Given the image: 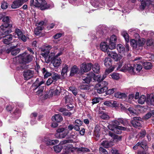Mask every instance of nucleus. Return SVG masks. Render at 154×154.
Wrapping results in <instances>:
<instances>
[{
  "label": "nucleus",
  "mask_w": 154,
  "mask_h": 154,
  "mask_svg": "<svg viewBox=\"0 0 154 154\" xmlns=\"http://www.w3.org/2000/svg\"><path fill=\"white\" fill-rule=\"evenodd\" d=\"M99 114L101 115L100 116L102 119H108L109 118V116L105 113L99 112Z\"/></svg>",
  "instance_id": "obj_33"
},
{
  "label": "nucleus",
  "mask_w": 154,
  "mask_h": 154,
  "mask_svg": "<svg viewBox=\"0 0 154 154\" xmlns=\"http://www.w3.org/2000/svg\"><path fill=\"white\" fill-rule=\"evenodd\" d=\"M79 71V69L78 67L77 66L74 65L71 69L70 75L72 76L77 74Z\"/></svg>",
  "instance_id": "obj_16"
},
{
  "label": "nucleus",
  "mask_w": 154,
  "mask_h": 154,
  "mask_svg": "<svg viewBox=\"0 0 154 154\" xmlns=\"http://www.w3.org/2000/svg\"><path fill=\"white\" fill-rule=\"evenodd\" d=\"M43 87H39L38 91L36 92V94L39 96H42L43 95V91L44 90Z\"/></svg>",
  "instance_id": "obj_44"
},
{
  "label": "nucleus",
  "mask_w": 154,
  "mask_h": 154,
  "mask_svg": "<svg viewBox=\"0 0 154 154\" xmlns=\"http://www.w3.org/2000/svg\"><path fill=\"white\" fill-rule=\"evenodd\" d=\"M143 66L144 68L146 69H149L151 68L152 65L151 63L150 62H146L143 63Z\"/></svg>",
  "instance_id": "obj_38"
},
{
  "label": "nucleus",
  "mask_w": 154,
  "mask_h": 154,
  "mask_svg": "<svg viewBox=\"0 0 154 154\" xmlns=\"http://www.w3.org/2000/svg\"><path fill=\"white\" fill-rule=\"evenodd\" d=\"M53 80L51 78H49L46 82V84L48 86H49L53 82Z\"/></svg>",
  "instance_id": "obj_63"
},
{
  "label": "nucleus",
  "mask_w": 154,
  "mask_h": 154,
  "mask_svg": "<svg viewBox=\"0 0 154 154\" xmlns=\"http://www.w3.org/2000/svg\"><path fill=\"white\" fill-rule=\"evenodd\" d=\"M111 142H109L107 140H104L101 143V145L105 148H108L111 146L112 145L111 144Z\"/></svg>",
  "instance_id": "obj_27"
},
{
  "label": "nucleus",
  "mask_w": 154,
  "mask_h": 154,
  "mask_svg": "<svg viewBox=\"0 0 154 154\" xmlns=\"http://www.w3.org/2000/svg\"><path fill=\"white\" fill-rule=\"evenodd\" d=\"M153 43L152 39H148L146 41V44L147 46H152Z\"/></svg>",
  "instance_id": "obj_57"
},
{
  "label": "nucleus",
  "mask_w": 154,
  "mask_h": 154,
  "mask_svg": "<svg viewBox=\"0 0 154 154\" xmlns=\"http://www.w3.org/2000/svg\"><path fill=\"white\" fill-rule=\"evenodd\" d=\"M53 147L55 152L57 153L60 152L63 148L62 145L60 144L58 145L54 146Z\"/></svg>",
  "instance_id": "obj_35"
},
{
  "label": "nucleus",
  "mask_w": 154,
  "mask_h": 154,
  "mask_svg": "<svg viewBox=\"0 0 154 154\" xmlns=\"http://www.w3.org/2000/svg\"><path fill=\"white\" fill-rule=\"evenodd\" d=\"M114 69V67H113L111 68H110L108 69H106V70L105 72V75L106 76V75L112 72L113 71Z\"/></svg>",
  "instance_id": "obj_54"
},
{
  "label": "nucleus",
  "mask_w": 154,
  "mask_h": 154,
  "mask_svg": "<svg viewBox=\"0 0 154 154\" xmlns=\"http://www.w3.org/2000/svg\"><path fill=\"white\" fill-rule=\"evenodd\" d=\"M117 40V38L115 35H112L109 40V42H116Z\"/></svg>",
  "instance_id": "obj_59"
},
{
  "label": "nucleus",
  "mask_w": 154,
  "mask_h": 154,
  "mask_svg": "<svg viewBox=\"0 0 154 154\" xmlns=\"http://www.w3.org/2000/svg\"><path fill=\"white\" fill-rule=\"evenodd\" d=\"M107 54L108 55L114 59L116 61H118L120 60V56H119L115 51H108Z\"/></svg>",
  "instance_id": "obj_12"
},
{
  "label": "nucleus",
  "mask_w": 154,
  "mask_h": 154,
  "mask_svg": "<svg viewBox=\"0 0 154 154\" xmlns=\"http://www.w3.org/2000/svg\"><path fill=\"white\" fill-rule=\"evenodd\" d=\"M143 68L142 66L140 64H137L134 66V72H140Z\"/></svg>",
  "instance_id": "obj_29"
},
{
  "label": "nucleus",
  "mask_w": 154,
  "mask_h": 154,
  "mask_svg": "<svg viewBox=\"0 0 154 154\" xmlns=\"http://www.w3.org/2000/svg\"><path fill=\"white\" fill-rule=\"evenodd\" d=\"M92 66V64L91 63H83L81 66L80 68L82 72H87L89 71Z\"/></svg>",
  "instance_id": "obj_9"
},
{
  "label": "nucleus",
  "mask_w": 154,
  "mask_h": 154,
  "mask_svg": "<svg viewBox=\"0 0 154 154\" xmlns=\"http://www.w3.org/2000/svg\"><path fill=\"white\" fill-rule=\"evenodd\" d=\"M68 66L66 65H65L63 66L61 72V75L63 77L66 76L68 71Z\"/></svg>",
  "instance_id": "obj_20"
},
{
  "label": "nucleus",
  "mask_w": 154,
  "mask_h": 154,
  "mask_svg": "<svg viewBox=\"0 0 154 154\" xmlns=\"http://www.w3.org/2000/svg\"><path fill=\"white\" fill-rule=\"evenodd\" d=\"M45 51H43V53H42L41 54L44 57L45 60V61L47 63H48L49 61V58L50 56H49V51H47L46 52Z\"/></svg>",
  "instance_id": "obj_23"
},
{
  "label": "nucleus",
  "mask_w": 154,
  "mask_h": 154,
  "mask_svg": "<svg viewBox=\"0 0 154 154\" xmlns=\"http://www.w3.org/2000/svg\"><path fill=\"white\" fill-rule=\"evenodd\" d=\"M44 83V82L43 81H42L39 82L38 79H37L35 82L33 84L32 87H34V90L36 89L38 87Z\"/></svg>",
  "instance_id": "obj_22"
},
{
  "label": "nucleus",
  "mask_w": 154,
  "mask_h": 154,
  "mask_svg": "<svg viewBox=\"0 0 154 154\" xmlns=\"http://www.w3.org/2000/svg\"><path fill=\"white\" fill-rule=\"evenodd\" d=\"M146 103L148 104L154 105V97L153 95H150L149 97H148L146 100Z\"/></svg>",
  "instance_id": "obj_24"
},
{
  "label": "nucleus",
  "mask_w": 154,
  "mask_h": 154,
  "mask_svg": "<svg viewBox=\"0 0 154 154\" xmlns=\"http://www.w3.org/2000/svg\"><path fill=\"white\" fill-rule=\"evenodd\" d=\"M33 58L32 55L25 52L19 57V59L20 63H28L32 60Z\"/></svg>",
  "instance_id": "obj_3"
},
{
  "label": "nucleus",
  "mask_w": 154,
  "mask_h": 154,
  "mask_svg": "<svg viewBox=\"0 0 154 154\" xmlns=\"http://www.w3.org/2000/svg\"><path fill=\"white\" fill-rule=\"evenodd\" d=\"M20 112L19 109H16L14 111L12 116L16 118H18L20 115Z\"/></svg>",
  "instance_id": "obj_30"
},
{
  "label": "nucleus",
  "mask_w": 154,
  "mask_h": 154,
  "mask_svg": "<svg viewBox=\"0 0 154 154\" xmlns=\"http://www.w3.org/2000/svg\"><path fill=\"white\" fill-rule=\"evenodd\" d=\"M104 64L105 66L107 67H110L112 64V60L109 58L106 57L104 60Z\"/></svg>",
  "instance_id": "obj_21"
},
{
  "label": "nucleus",
  "mask_w": 154,
  "mask_h": 154,
  "mask_svg": "<svg viewBox=\"0 0 154 154\" xmlns=\"http://www.w3.org/2000/svg\"><path fill=\"white\" fill-rule=\"evenodd\" d=\"M113 138V141L114 142H117L121 140V136L117 135H115L114 136Z\"/></svg>",
  "instance_id": "obj_47"
},
{
  "label": "nucleus",
  "mask_w": 154,
  "mask_h": 154,
  "mask_svg": "<svg viewBox=\"0 0 154 154\" xmlns=\"http://www.w3.org/2000/svg\"><path fill=\"white\" fill-rule=\"evenodd\" d=\"M100 48L101 50L105 52H107L108 48V46L105 42H102L100 44Z\"/></svg>",
  "instance_id": "obj_25"
},
{
  "label": "nucleus",
  "mask_w": 154,
  "mask_h": 154,
  "mask_svg": "<svg viewBox=\"0 0 154 154\" xmlns=\"http://www.w3.org/2000/svg\"><path fill=\"white\" fill-rule=\"evenodd\" d=\"M54 92V91L53 89H51L48 92V97H49V98H50L52 97L53 96V93Z\"/></svg>",
  "instance_id": "obj_62"
},
{
  "label": "nucleus",
  "mask_w": 154,
  "mask_h": 154,
  "mask_svg": "<svg viewBox=\"0 0 154 154\" xmlns=\"http://www.w3.org/2000/svg\"><path fill=\"white\" fill-rule=\"evenodd\" d=\"M99 98H95L92 99V103L93 104L98 103L99 102Z\"/></svg>",
  "instance_id": "obj_64"
},
{
  "label": "nucleus",
  "mask_w": 154,
  "mask_h": 154,
  "mask_svg": "<svg viewBox=\"0 0 154 154\" xmlns=\"http://www.w3.org/2000/svg\"><path fill=\"white\" fill-rule=\"evenodd\" d=\"M131 45L134 48H136L137 46V39L135 40L134 39H131L130 40Z\"/></svg>",
  "instance_id": "obj_40"
},
{
  "label": "nucleus",
  "mask_w": 154,
  "mask_h": 154,
  "mask_svg": "<svg viewBox=\"0 0 154 154\" xmlns=\"http://www.w3.org/2000/svg\"><path fill=\"white\" fill-rule=\"evenodd\" d=\"M100 131V128L99 125H96L95 128L94 130V134L95 135L98 137H99L100 136V134L99 133V132Z\"/></svg>",
  "instance_id": "obj_43"
},
{
  "label": "nucleus",
  "mask_w": 154,
  "mask_h": 154,
  "mask_svg": "<svg viewBox=\"0 0 154 154\" xmlns=\"http://www.w3.org/2000/svg\"><path fill=\"white\" fill-rule=\"evenodd\" d=\"M112 78L114 79H118L119 78V74L118 73H113L111 75Z\"/></svg>",
  "instance_id": "obj_50"
},
{
  "label": "nucleus",
  "mask_w": 154,
  "mask_h": 154,
  "mask_svg": "<svg viewBox=\"0 0 154 154\" xmlns=\"http://www.w3.org/2000/svg\"><path fill=\"white\" fill-rule=\"evenodd\" d=\"M93 71L97 73H98L100 71V67L97 63H95L93 67Z\"/></svg>",
  "instance_id": "obj_39"
},
{
  "label": "nucleus",
  "mask_w": 154,
  "mask_h": 154,
  "mask_svg": "<svg viewBox=\"0 0 154 154\" xmlns=\"http://www.w3.org/2000/svg\"><path fill=\"white\" fill-rule=\"evenodd\" d=\"M135 35L137 37L138 39V40H137V46L140 47L143 46L145 42V39L143 38L139 39L140 38L139 35L137 34H136Z\"/></svg>",
  "instance_id": "obj_18"
},
{
  "label": "nucleus",
  "mask_w": 154,
  "mask_h": 154,
  "mask_svg": "<svg viewBox=\"0 0 154 154\" xmlns=\"http://www.w3.org/2000/svg\"><path fill=\"white\" fill-rule=\"evenodd\" d=\"M117 90L116 88H112L111 89H109L108 91L107 90L106 93L108 94H113L114 92L116 91Z\"/></svg>",
  "instance_id": "obj_56"
},
{
  "label": "nucleus",
  "mask_w": 154,
  "mask_h": 154,
  "mask_svg": "<svg viewBox=\"0 0 154 154\" xmlns=\"http://www.w3.org/2000/svg\"><path fill=\"white\" fill-rule=\"evenodd\" d=\"M147 99L145 96L141 95L138 100V103L140 104H142L144 103L145 101L146 102Z\"/></svg>",
  "instance_id": "obj_32"
},
{
  "label": "nucleus",
  "mask_w": 154,
  "mask_h": 154,
  "mask_svg": "<svg viewBox=\"0 0 154 154\" xmlns=\"http://www.w3.org/2000/svg\"><path fill=\"white\" fill-rule=\"evenodd\" d=\"M82 124V122L80 120L76 119L74 122L75 125H79L81 126Z\"/></svg>",
  "instance_id": "obj_58"
},
{
  "label": "nucleus",
  "mask_w": 154,
  "mask_h": 154,
  "mask_svg": "<svg viewBox=\"0 0 154 154\" xmlns=\"http://www.w3.org/2000/svg\"><path fill=\"white\" fill-rule=\"evenodd\" d=\"M15 33L17 34L18 38L23 34L21 31L17 28L15 29Z\"/></svg>",
  "instance_id": "obj_51"
},
{
  "label": "nucleus",
  "mask_w": 154,
  "mask_h": 154,
  "mask_svg": "<svg viewBox=\"0 0 154 154\" xmlns=\"http://www.w3.org/2000/svg\"><path fill=\"white\" fill-rule=\"evenodd\" d=\"M51 78L53 80L56 81L60 78V76L57 73L53 72L51 73Z\"/></svg>",
  "instance_id": "obj_34"
},
{
  "label": "nucleus",
  "mask_w": 154,
  "mask_h": 154,
  "mask_svg": "<svg viewBox=\"0 0 154 154\" xmlns=\"http://www.w3.org/2000/svg\"><path fill=\"white\" fill-rule=\"evenodd\" d=\"M63 88L60 86H57L54 91V94L57 95H60L62 90Z\"/></svg>",
  "instance_id": "obj_41"
},
{
  "label": "nucleus",
  "mask_w": 154,
  "mask_h": 154,
  "mask_svg": "<svg viewBox=\"0 0 154 154\" xmlns=\"http://www.w3.org/2000/svg\"><path fill=\"white\" fill-rule=\"evenodd\" d=\"M122 36L124 37L125 41L128 42L129 41V35L128 33L126 31H123L122 33Z\"/></svg>",
  "instance_id": "obj_37"
},
{
  "label": "nucleus",
  "mask_w": 154,
  "mask_h": 154,
  "mask_svg": "<svg viewBox=\"0 0 154 154\" xmlns=\"http://www.w3.org/2000/svg\"><path fill=\"white\" fill-rule=\"evenodd\" d=\"M94 76V74L92 72H90L88 74L87 77L83 79V82L88 84L90 82L91 80V79L93 78Z\"/></svg>",
  "instance_id": "obj_15"
},
{
  "label": "nucleus",
  "mask_w": 154,
  "mask_h": 154,
  "mask_svg": "<svg viewBox=\"0 0 154 154\" xmlns=\"http://www.w3.org/2000/svg\"><path fill=\"white\" fill-rule=\"evenodd\" d=\"M117 49L119 52L122 55H125L129 50V47L128 44H126L125 48L121 44H118L117 46Z\"/></svg>",
  "instance_id": "obj_5"
},
{
  "label": "nucleus",
  "mask_w": 154,
  "mask_h": 154,
  "mask_svg": "<svg viewBox=\"0 0 154 154\" xmlns=\"http://www.w3.org/2000/svg\"><path fill=\"white\" fill-rule=\"evenodd\" d=\"M115 42H109V45L108 48L111 50H113L116 48Z\"/></svg>",
  "instance_id": "obj_46"
},
{
  "label": "nucleus",
  "mask_w": 154,
  "mask_h": 154,
  "mask_svg": "<svg viewBox=\"0 0 154 154\" xmlns=\"http://www.w3.org/2000/svg\"><path fill=\"white\" fill-rule=\"evenodd\" d=\"M42 29L40 26H38L35 29L34 33L35 35H38Z\"/></svg>",
  "instance_id": "obj_49"
},
{
  "label": "nucleus",
  "mask_w": 154,
  "mask_h": 154,
  "mask_svg": "<svg viewBox=\"0 0 154 154\" xmlns=\"http://www.w3.org/2000/svg\"><path fill=\"white\" fill-rule=\"evenodd\" d=\"M42 72L44 75L45 78H48L51 76V73L48 72L45 68L42 69Z\"/></svg>",
  "instance_id": "obj_28"
},
{
  "label": "nucleus",
  "mask_w": 154,
  "mask_h": 154,
  "mask_svg": "<svg viewBox=\"0 0 154 154\" xmlns=\"http://www.w3.org/2000/svg\"><path fill=\"white\" fill-rule=\"evenodd\" d=\"M99 151L100 152L101 154H107L108 152L106 149L101 147H100Z\"/></svg>",
  "instance_id": "obj_60"
},
{
  "label": "nucleus",
  "mask_w": 154,
  "mask_h": 154,
  "mask_svg": "<svg viewBox=\"0 0 154 154\" xmlns=\"http://www.w3.org/2000/svg\"><path fill=\"white\" fill-rule=\"evenodd\" d=\"M59 142V141L57 140H50L49 141V145H54L58 143Z\"/></svg>",
  "instance_id": "obj_53"
},
{
  "label": "nucleus",
  "mask_w": 154,
  "mask_h": 154,
  "mask_svg": "<svg viewBox=\"0 0 154 154\" xmlns=\"http://www.w3.org/2000/svg\"><path fill=\"white\" fill-rule=\"evenodd\" d=\"M79 88L81 90H86L89 89V86L87 85H82L79 86Z\"/></svg>",
  "instance_id": "obj_45"
},
{
  "label": "nucleus",
  "mask_w": 154,
  "mask_h": 154,
  "mask_svg": "<svg viewBox=\"0 0 154 154\" xmlns=\"http://www.w3.org/2000/svg\"><path fill=\"white\" fill-rule=\"evenodd\" d=\"M106 77V76L105 75H103V77H102L99 75H96L94 74V76L93 77V79L95 80H96L99 82V83H100L101 82V81L103 80Z\"/></svg>",
  "instance_id": "obj_26"
},
{
  "label": "nucleus",
  "mask_w": 154,
  "mask_h": 154,
  "mask_svg": "<svg viewBox=\"0 0 154 154\" xmlns=\"http://www.w3.org/2000/svg\"><path fill=\"white\" fill-rule=\"evenodd\" d=\"M125 69L126 70L129 71L130 72H134V67L133 68L130 64L128 65L126 67Z\"/></svg>",
  "instance_id": "obj_48"
},
{
  "label": "nucleus",
  "mask_w": 154,
  "mask_h": 154,
  "mask_svg": "<svg viewBox=\"0 0 154 154\" xmlns=\"http://www.w3.org/2000/svg\"><path fill=\"white\" fill-rule=\"evenodd\" d=\"M2 20L3 22L5 23V27L12 26V25L10 24L11 20L9 19L8 16L3 17Z\"/></svg>",
  "instance_id": "obj_17"
},
{
  "label": "nucleus",
  "mask_w": 154,
  "mask_h": 154,
  "mask_svg": "<svg viewBox=\"0 0 154 154\" xmlns=\"http://www.w3.org/2000/svg\"><path fill=\"white\" fill-rule=\"evenodd\" d=\"M34 71L27 70L24 72L23 76L25 80H28L32 77L34 74Z\"/></svg>",
  "instance_id": "obj_10"
},
{
  "label": "nucleus",
  "mask_w": 154,
  "mask_h": 154,
  "mask_svg": "<svg viewBox=\"0 0 154 154\" xmlns=\"http://www.w3.org/2000/svg\"><path fill=\"white\" fill-rule=\"evenodd\" d=\"M65 94V96L64 98L65 102L66 103H70L73 100L72 98V95L69 94V92L67 91H65L64 93Z\"/></svg>",
  "instance_id": "obj_13"
},
{
  "label": "nucleus",
  "mask_w": 154,
  "mask_h": 154,
  "mask_svg": "<svg viewBox=\"0 0 154 154\" xmlns=\"http://www.w3.org/2000/svg\"><path fill=\"white\" fill-rule=\"evenodd\" d=\"M30 5L31 6H35V7L40 8L42 10H45L49 8L50 6L47 4L45 0H30Z\"/></svg>",
  "instance_id": "obj_1"
},
{
  "label": "nucleus",
  "mask_w": 154,
  "mask_h": 154,
  "mask_svg": "<svg viewBox=\"0 0 154 154\" xmlns=\"http://www.w3.org/2000/svg\"><path fill=\"white\" fill-rule=\"evenodd\" d=\"M115 97L119 98H122L126 97V94L124 93L117 92L115 93Z\"/></svg>",
  "instance_id": "obj_31"
},
{
  "label": "nucleus",
  "mask_w": 154,
  "mask_h": 154,
  "mask_svg": "<svg viewBox=\"0 0 154 154\" xmlns=\"http://www.w3.org/2000/svg\"><path fill=\"white\" fill-rule=\"evenodd\" d=\"M62 54L61 52H60L56 55L55 53H52V56H54L52 62L54 67H58L60 64L61 60L60 58H58V57L61 55Z\"/></svg>",
  "instance_id": "obj_6"
},
{
  "label": "nucleus",
  "mask_w": 154,
  "mask_h": 154,
  "mask_svg": "<svg viewBox=\"0 0 154 154\" xmlns=\"http://www.w3.org/2000/svg\"><path fill=\"white\" fill-rule=\"evenodd\" d=\"M18 38L24 42L26 41V38L25 35L22 34Z\"/></svg>",
  "instance_id": "obj_61"
},
{
  "label": "nucleus",
  "mask_w": 154,
  "mask_h": 154,
  "mask_svg": "<svg viewBox=\"0 0 154 154\" xmlns=\"http://www.w3.org/2000/svg\"><path fill=\"white\" fill-rule=\"evenodd\" d=\"M57 133L55 134L56 137L60 138H64L69 133V131L64 128H60L57 130Z\"/></svg>",
  "instance_id": "obj_4"
},
{
  "label": "nucleus",
  "mask_w": 154,
  "mask_h": 154,
  "mask_svg": "<svg viewBox=\"0 0 154 154\" xmlns=\"http://www.w3.org/2000/svg\"><path fill=\"white\" fill-rule=\"evenodd\" d=\"M52 120L53 122H60L63 120L62 116L59 114H56L52 118Z\"/></svg>",
  "instance_id": "obj_19"
},
{
  "label": "nucleus",
  "mask_w": 154,
  "mask_h": 154,
  "mask_svg": "<svg viewBox=\"0 0 154 154\" xmlns=\"http://www.w3.org/2000/svg\"><path fill=\"white\" fill-rule=\"evenodd\" d=\"M141 2V5L140 6V9H144L146 5L147 2H146L145 0H139Z\"/></svg>",
  "instance_id": "obj_42"
},
{
  "label": "nucleus",
  "mask_w": 154,
  "mask_h": 154,
  "mask_svg": "<svg viewBox=\"0 0 154 154\" xmlns=\"http://www.w3.org/2000/svg\"><path fill=\"white\" fill-rule=\"evenodd\" d=\"M108 84V83L106 81L102 82L95 85V89L99 94L103 93L107 91V86Z\"/></svg>",
  "instance_id": "obj_2"
},
{
  "label": "nucleus",
  "mask_w": 154,
  "mask_h": 154,
  "mask_svg": "<svg viewBox=\"0 0 154 154\" xmlns=\"http://www.w3.org/2000/svg\"><path fill=\"white\" fill-rule=\"evenodd\" d=\"M3 42L4 44H9L12 40V36L11 34L6 35L3 37Z\"/></svg>",
  "instance_id": "obj_14"
},
{
  "label": "nucleus",
  "mask_w": 154,
  "mask_h": 154,
  "mask_svg": "<svg viewBox=\"0 0 154 154\" xmlns=\"http://www.w3.org/2000/svg\"><path fill=\"white\" fill-rule=\"evenodd\" d=\"M28 0H15L14 1L11 5L13 9H16L19 8L23 4L26 2Z\"/></svg>",
  "instance_id": "obj_8"
},
{
  "label": "nucleus",
  "mask_w": 154,
  "mask_h": 154,
  "mask_svg": "<svg viewBox=\"0 0 154 154\" xmlns=\"http://www.w3.org/2000/svg\"><path fill=\"white\" fill-rule=\"evenodd\" d=\"M20 51V49L18 48H16V47L14 46L11 47L6 51L7 53L9 54L11 52V54L14 56L16 55Z\"/></svg>",
  "instance_id": "obj_11"
},
{
  "label": "nucleus",
  "mask_w": 154,
  "mask_h": 154,
  "mask_svg": "<svg viewBox=\"0 0 154 154\" xmlns=\"http://www.w3.org/2000/svg\"><path fill=\"white\" fill-rule=\"evenodd\" d=\"M138 143H139L140 144L138 146L144 149H146L147 148L146 141L143 140L142 142H138Z\"/></svg>",
  "instance_id": "obj_36"
},
{
  "label": "nucleus",
  "mask_w": 154,
  "mask_h": 154,
  "mask_svg": "<svg viewBox=\"0 0 154 154\" xmlns=\"http://www.w3.org/2000/svg\"><path fill=\"white\" fill-rule=\"evenodd\" d=\"M8 6V4L6 2L4 1L2 3L1 7L2 9H5L7 8Z\"/></svg>",
  "instance_id": "obj_55"
},
{
  "label": "nucleus",
  "mask_w": 154,
  "mask_h": 154,
  "mask_svg": "<svg viewBox=\"0 0 154 154\" xmlns=\"http://www.w3.org/2000/svg\"><path fill=\"white\" fill-rule=\"evenodd\" d=\"M14 106L15 105H9L6 106V109L8 111L11 112L14 108Z\"/></svg>",
  "instance_id": "obj_52"
},
{
  "label": "nucleus",
  "mask_w": 154,
  "mask_h": 154,
  "mask_svg": "<svg viewBox=\"0 0 154 154\" xmlns=\"http://www.w3.org/2000/svg\"><path fill=\"white\" fill-rule=\"evenodd\" d=\"M142 119L138 117L133 118V119L131 122L132 125L134 127L137 128L139 127H142Z\"/></svg>",
  "instance_id": "obj_7"
}]
</instances>
